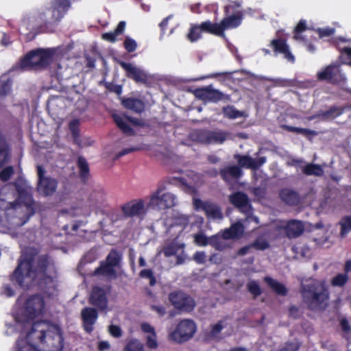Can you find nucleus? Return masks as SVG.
I'll use <instances>...</instances> for the list:
<instances>
[{
	"mask_svg": "<svg viewBox=\"0 0 351 351\" xmlns=\"http://www.w3.org/2000/svg\"><path fill=\"white\" fill-rule=\"evenodd\" d=\"M125 28V21H121L118 24L117 28L114 32L105 33L102 35L103 39L110 41V42H115L117 40V37L119 35H121L124 29Z\"/></svg>",
	"mask_w": 351,
	"mask_h": 351,
	"instance_id": "72a5a7b5",
	"label": "nucleus"
},
{
	"mask_svg": "<svg viewBox=\"0 0 351 351\" xmlns=\"http://www.w3.org/2000/svg\"><path fill=\"white\" fill-rule=\"evenodd\" d=\"M317 76L319 80H326L332 84H341L346 80L345 75L340 69L339 64L337 62L332 63L319 71Z\"/></svg>",
	"mask_w": 351,
	"mask_h": 351,
	"instance_id": "9d476101",
	"label": "nucleus"
},
{
	"mask_svg": "<svg viewBox=\"0 0 351 351\" xmlns=\"http://www.w3.org/2000/svg\"><path fill=\"white\" fill-rule=\"evenodd\" d=\"M169 299L175 308L183 311L189 312L195 306V302L193 298L182 292L171 293Z\"/></svg>",
	"mask_w": 351,
	"mask_h": 351,
	"instance_id": "ddd939ff",
	"label": "nucleus"
},
{
	"mask_svg": "<svg viewBox=\"0 0 351 351\" xmlns=\"http://www.w3.org/2000/svg\"><path fill=\"white\" fill-rule=\"evenodd\" d=\"M241 23V15L239 12L236 14L231 15L224 18L220 23L221 27L222 28V32L224 33V30L228 29L235 28L238 27Z\"/></svg>",
	"mask_w": 351,
	"mask_h": 351,
	"instance_id": "cd10ccee",
	"label": "nucleus"
},
{
	"mask_svg": "<svg viewBox=\"0 0 351 351\" xmlns=\"http://www.w3.org/2000/svg\"><path fill=\"white\" fill-rule=\"evenodd\" d=\"M122 210L127 216L141 215L145 213L144 202L142 199L133 200L123 205Z\"/></svg>",
	"mask_w": 351,
	"mask_h": 351,
	"instance_id": "aec40b11",
	"label": "nucleus"
},
{
	"mask_svg": "<svg viewBox=\"0 0 351 351\" xmlns=\"http://www.w3.org/2000/svg\"><path fill=\"white\" fill-rule=\"evenodd\" d=\"M204 32L201 25H192L191 26L187 38L191 42H195L202 37V33Z\"/></svg>",
	"mask_w": 351,
	"mask_h": 351,
	"instance_id": "c9c22d12",
	"label": "nucleus"
},
{
	"mask_svg": "<svg viewBox=\"0 0 351 351\" xmlns=\"http://www.w3.org/2000/svg\"><path fill=\"white\" fill-rule=\"evenodd\" d=\"M193 205L196 209H203L210 220H221L223 214L221 208L215 204L211 202H203L199 199H193Z\"/></svg>",
	"mask_w": 351,
	"mask_h": 351,
	"instance_id": "dca6fc26",
	"label": "nucleus"
},
{
	"mask_svg": "<svg viewBox=\"0 0 351 351\" xmlns=\"http://www.w3.org/2000/svg\"><path fill=\"white\" fill-rule=\"evenodd\" d=\"M121 66L127 72V75L136 82H144L147 79V75L141 69L130 63L121 62Z\"/></svg>",
	"mask_w": 351,
	"mask_h": 351,
	"instance_id": "5701e85b",
	"label": "nucleus"
},
{
	"mask_svg": "<svg viewBox=\"0 0 351 351\" xmlns=\"http://www.w3.org/2000/svg\"><path fill=\"white\" fill-rule=\"evenodd\" d=\"M318 32L320 37L328 36L335 32V29L331 27H326L324 29H319Z\"/></svg>",
	"mask_w": 351,
	"mask_h": 351,
	"instance_id": "052dcab7",
	"label": "nucleus"
},
{
	"mask_svg": "<svg viewBox=\"0 0 351 351\" xmlns=\"http://www.w3.org/2000/svg\"><path fill=\"white\" fill-rule=\"evenodd\" d=\"M77 163L81 177L86 179L89 173V168L86 160L82 157H79Z\"/></svg>",
	"mask_w": 351,
	"mask_h": 351,
	"instance_id": "79ce46f5",
	"label": "nucleus"
},
{
	"mask_svg": "<svg viewBox=\"0 0 351 351\" xmlns=\"http://www.w3.org/2000/svg\"><path fill=\"white\" fill-rule=\"evenodd\" d=\"M279 232L283 230L289 238L299 237L304 231V226L300 221L293 220L287 223L280 222L276 226Z\"/></svg>",
	"mask_w": 351,
	"mask_h": 351,
	"instance_id": "a211bd4d",
	"label": "nucleus"
},
{
	"mask_svg": "<svg viewBox=\"0 0 351 351\" xmlns=\"http://www.w3.org/2000/svg\"><path fill=\"white\" fill-rule=\"evenodd\" d=\"M189 217L185 215H178L174 219L175 226H180L181 230L188 224Z\"/></svg>",
	"mask_w": 351,
	"mask_h": 351,
	"instance_id": "49530a36",
	"label": "nucleus"
},
{
	"mask_svg": "<svg viewBox=\"0 0 351 351\" xmlns=\"http://www.w3.org/2000/svg\"><path fill=\"white\" fill-rule=\"evenodd\" d=\"M13 173V167L11 166L7 167L0 172V179L3 181H7L12 176Z\"/></svg>",
	"mask_w": 351,
	"mask_h": 351,
	"instance_id": "3c124183",
	"label": "nucleus"
},
{
	"mask_svg": "<svg viewBox=\"0 0 351 351\" xmlns=\"http://www.w3.org/2000/svg\"><path fill=\"white\" fill-rule=\"evenodd\" d=\"M141 328L145 334L146 346L149 349H156L158 343L154 328L149 324L144 322L141 324Z\"/></svg>",
	"mask_w": 351,
	"mask_h": 351,
	"instance_id": "4be33fe9",
	"label": "nucleus"
},
{
	"mask_svg": "<svg viewBox=\"0 0 351 351\" xmlns=\"http://www.w3.org/2000/svg\"><path fill=\"white\" fill-rule=\"evenodd\" d=\"M195 97L204 102H216L222 98V94L211 86L196 89L194 93Z\"/></svg>",
	"mask_w": 351,
	"mask_h": 351,
	"instance_id": "6ab92c4d",
	"label": "nucleus"
},
{
	"mask_svg": "<svg viewBox=\"0 0 351 351\" xmlns=\"http://www.w3.org/2000/svg\"><path fill=\"white\" fill-rule=\"evenodd\" d=\"M11 85L12 83L10 80H7L3 84H2V95H5L10 91Z\"/></svg>",
	"mask_w": 351,
	"mask_h": 351,
	"instance_id": "e2e57ef3",
	"label": "nucleus"
},
{
	"mask_svg": "<svg viewBox=\"0 0 351 351\" xmlns=\"http://www.w3.org/2000/svg\"><path fill=\"white\" fill-rule=\"evenodd\" d=\"M193 260L198 264H204L206 261V254L203 251L196 252L193 255Z\"/></svg>",
	"mask_w": 351,
	"mask_h": 351,
	"instance_id": "603ef678",
	"label": "nucleus"
},
{
	"mask_svg": "<svg viewBox=\"0 0 351 351\" xmlns=\"http://www.w3.org/2000/svg\"><path fill=\"white\" fill-rule=\"evenodd\" d=\"M38 267L35 269V260L21 256L18 267L15 269L12 280L16 281L21 287L31 285L36 278H43L47 270L53 267L48 257H42L37 261Z\"/></svg>",
	"mask_w": 351,
	"mask_h": 351,
	"instance_id": "7ed1b4c3",
	"label": "nucleus"
},
{
	"mask_svg": "<svg viewBox=\"0 0 351 351\" xmlns=\"http://www.w3.org/2000/svg\"><path fill=\"white\" fill-rule=\"evenodd\" d=\"M176 203L177 199L174 194L166 191L162 187H160L151 194L147 207L160 210L171 208Z\"/></svg>",
	"mask_w": 351,
	"mask_h": 351,
	"instance_id": "423d86ee",
	"label": "nucleus"
},
{
	"mask_svg": "<svg viewBox=\"0 0 351 351\" xmlns=\"http://www.w3.org/2000/svg\"><path fill=\"white\" fill-rule=\"evenodd\" d=\"M304 300L312 309H321L326 305L328 293L324 281H314L313 284L303 285Z\"/></svg>",
	"mask_w": 351,
	"mask_h": 351,
	"instance_id": "20e7f679",
	"label": "nucleus"
},
{
	"mask_svg": "<svg viewBox=\"0 0 351 351\" xmlns=\"http://www.w3.org/2000/svg\"><path fill=\"white\" fill-rule=\"evenodd\" d=\"M143 346L138 340L134 339L129 341L124 348V351H143Z\"/></svg>",
	"mask_w": 351,
	"mask_h": 351,
	"instance_id": "ea45409f",
	"label": "nucleus"
},
{
	"mask_svg": "<svg viewBox=\"0 0 351 351\" xmlns=\"http://www.w3.org/2000/svg\"><path fill=\"white\" fill-rule=\"evenodd\" d=\"M247 289L254 296H258L261 293V290L258 284L254 280H251L248 282Z\"/></svg>",
	"mask_w": 351,
	"mask_h": 351,
	"instance_id": "09e8293b",
	"label": "nucleus"
},
{
	"mask_svg": "<svg viewBox=\"0 0 351 351\" xmlns=\"http://www.w3.org/2000/svg\"><path fill=\"white\" fill-rule=\"evenodd\" d=\"M194 241L197 245L206 246L208 244H210V238H207L202 233H199L194 235Z\"/></svg>",
	"mask_w": 351,
	"mask_h": 351,
	"instance_id": "a18cd8bd",
	"label": "nucleus"
},
{
	"mask_svg": "<svg viewBox=\"0 0 351 351\" xmlns=\"http://www.w3.org/2000/svg\"><path fill=\"white\" fill-rule=\"evenodd\" d=\"M287 129L290 132H293L296 133L302 134L305 136L306 135H316L317 132L305 128H296V127H292V126H287Z\"/></svg>",
	"mask_w": 351,
	"mask_h": 351,
	"instance_id": "de8ad7c7",
	"label": "nucleus"
},
{
	"mask_svg": "<svg viewBox=\"0 0 351 351\" xmlns=\"http://www.w3.org/2000/svg\"><path fill=\"white\" fill-rule=\"evenodd\" d=\"M271 46L274 47L276 53L283 55L284 58L291 62L295 60L294 56L291 53L289 47L287 43L281 39L273 40L271 42Z\"/></svg>",
	"mask_w": 351,
	"mask_h": 351,
	"instance_id": "a878e982",
	"label": "nucleus"
},
{
	"mask_svg": "<svg viewBox=\"0 0 351 351\" xmlns=\"http://www.w3.org/2000/svg\"><path fill=\"white\" fill-rule=\"evenodd\" d=\"M53 52L52 49L33 50L20 61L18 66L23 70L45 67L52 62Z\"/></svg>",
	"mask_w": 351,
	"mask_h": 351,
	"instance_id": "39448f33",
	"label": "nucleus"
},
{
	"mask_svg": "<svg viewBox=\"0 0 351 351\" xmlns=\"http://www.w3.org/2000/svg\"><path fill=\"white\" fill-rule=\"evenodd\" d=\"M265 281L277 294L281 295H286L287 290L282 283L270 277H265Z\"/></svg>",
	"mask_w": 351,
	"mask_h": 351,
	"instance_id": "f704fd0d",
	"label": "nucleus"
},
{
	"mask_svg": "<svg viewBox=\"0 0 351 351\" xmlns=\"http://www.w3.org/2000/svg\"><path fill=\"white\" fill-rule=\"evenodd\" d=\"M112 117L119 128L129 135L133 134V130L130 127L129 123L134 125H143V122L141 120L131 118L125 114L114 113Z\"/></svg>",
	"mask_w": 351,
	"mask_h": 351,
	"instance_id": "f3484780",
	"label": "nucleus"
},
{
	"mask_svg": "<svg viewBox=\"0 0 351 351\" xmlns=\"http://www.w3.org/2000/svg\"><path fill=\"white\" fill-rule=\"evenodd\" d=\"M43 298L38 295L27 299L20 296L14 311V324H7L6 333L17 330V351H62L63 338L60 327L46 322L32 323L34 318L45 312Z\"/></svg>",
	"mask_w": 351,
	"mask_h": 351,
	"instance_id": "f257e3e1",
	"label": "nucleus"
},
{
	"mask_svg": "<svg viewBox=\"0 0 351 351\" xmlns=\"http://www.w3.org/2000/svg\"><path fill=\"white\" fill-rule=\"evenodd\" d=\"M303 172L308 176H321L324 171L321 166L315 164H308L302 169Z\"/></svg>",
	"mask_w": 351,
	"mask_h": 351,
	"instance_id": "e433bc0d",
	"label": "nucleus"
},
{
	"mask_svg": "<svg viewBox=\"0 0 351 351\" xmlns=\"http://www.w3.org/2000/svg\"><path fill=\"white\" fill-rule=\"evenodd\" d=\"M124 46L128 51L132 52L136 48V43L134 40L127 37L124 42Z\"/></svg>",
	"mask_w": 351,
	"mask_h": 351,
	"instance_id": "6e6d98bb",
	"label": "nucleus"
},
{
	"mask_svg": "<svg viewBox=\"0 0 351 351\" xmlns=\"http://www.w3.org/2000/svg\"><path fill=\"white\" fill-rule=\"evenodd\" d=\"M84 328L88 332L93 330V325L97 319V312L93 308H85L81 313Z\"/></svg>",
	"mask_w": 351,
	"mask_h": 351,
	"instance_id": "412c9836",
	"label": "nucleus"
},
{
	"mask_svg": "<svg viewBox=\"0 0 351 351\" xmlns=\"http://www.w3.org/2000/svg\"><path fill=\"white\" fill-rule=\"evenodd\" d=\"M0 294L2 296L10 298L14 295V291L10 285H4L1 289Z\"/></svg>",
	"mask_w": 351,
	"mask_h": 351,
	"instance_id": "864d4df0",
	"label": "nucleus"
},
{
	"mask_svg": "<svg viewBox=\"0 0 351 351\" xmlns=\"http://www.w3.org/2000/svg\"><path fill=\"white\" fill-rule=\"evenodd\" d=\"M230 202L237 206L241 212L246 215L245 221H254L256 224L259 221L258 217L254 216L252 213V206L247 197L243 193L237 192L230 196Z\"/></svg>",
	"mask_w": 351,
	"mask_h": 351,
	"instance_id": "9b49d317",
	"label": "nucleus"
},
{
	"mask_svg": "<svg viewBox=\"0 0 351 351\" xmlns=\"http://www.w3.org/2000/svg\"><path fill=\"white\" fill-rule=\"evenodd\" d=\"M340 225L341 227V236L344 237L349 232L351 231V217H347L342 219L340 222Z\"/></svg>",
	"mask_w": 351,
	"mask_h": 351,
	"instance_id": "37998d69",
	"label": "nucleus"
},
{
	"mask_svg": "<svg viewBox=\"0 0 351 351\" xmlns=\"http://www.w3.org/2000/svg\"><path fill=\"white\" fill-rule=\"evenodd\" d=\"M235 158L241 167L250 169H256L266 162L265 157L252 158L248 156L236 155Z\"/></svg>",
	"mask_w": 351,
	"mask_h": 351,
	"instance_id": "393cba45",
	"label": "nucleus"
},
{
	"mask_svg": "<svg viewBox=\"0 0 351 351\" xmlns=\"http://www.w3.org/2000/svg\"><path fill=\"white\" fill-rule=\"evenodd\" d=\"M196 330L197 325L195 322L185 319L181 320L176 327L169 332V337L171 341L182 343L191 339Z\"/></svg>",
	"mask_w": 351,
	"mask_h": 351,
	"instance_id": "0eeeda50",
	"label": "nucleus"
},
{
	"mask_svg": "<svg viewBox=\"0 0 351 351\" xmlns=\"http://www.w3.org/2000/svg\"><path fill=\"white\" fill-rule=\"evenodd\" d=\"M177 252V247L174 245H169L165 247L163 250V253L165 256H171L175 254Z\"/></svg>",
	"mask_w": 351,
	"mask_h": 351,
	"instance_id": "680f3d73",
	"label": "nucleus"
},
{
	"mask_svg": "<svg viewBox=\"0 0 351 351\" xmlns=\"http://www.w3.org/2000/svg\"><path fill=\"white\" fill-rule=\"evenodd\" d=\"M200 25L204 32L225 37L224 33L222 32V28L221 27L220 23H213L210 21H206L202 22Z\"/></svg>",
	"mask_w": 351,
	"mask_h": 351,
	"instance_id": "c85d7f7f",
	"label": "nucleus"
},
{
	"mask_svg": "<svg viewBox=\"0 0 351 351\" xmlns=\"http://www.w3.org/2000/svg\"><path fill=\"white\" fill-rule=\"evenodd\" d=\"M224 115L230 119H236L244 116V112L239 111L232 106H228L223 110Z\"/></svg>",
	"mask_w": 351,
	"mask_h": 351,
	"instance_id": "4c0bfd02",
	"label": "nucleus"
},
{
	"mask_svg": "<svg viewBox=\"0 0 351 351\" xmlns=\"http://www.w3.org/2000/svg\"><path fill=\"white\" fill-rule=\"evenodd\" d=\"M306 29V23L304 21H300L298 25L295 27V34L294 36V38L297 40H303L302 36H301V33Z\"/></svg>",
	"mask_w": 351,
	"mask_h": 351,
	"instance_id": "8fccbe9b",
	"label": "nucleus"
},
{
	"mask_svg": "<svg viewBox=\"0 0 351 351\" xmlns=\"http://www.w3.org/2000/svg\"><path fill=\"white\" fill-rule=\"evenodd\" d=\"M269 246V244L267 241L263 239H258L252 245V247H254L255 248L258 250H265Z\"/></svg>",
	"mask_w": 351,
	"mask_h": 351,
	"instance_id": "4d7b16f0",
	"label": "nucleus"
},
{
	"mask_svg": "<svg viewBox=\"0 0 351 351\" xmlns=\"http://www.w3.org/2000/svg\"><path fill=\"white\" fill-rule=\"evenodd\" d=\"M122 104L125 108L133 110L135 112H141L145 109L144 103L137 99L128 98L123 99Z\"/></svg>",
	"mask_w": 351,
	"mask_h": 351,
	"instance_id": "c756f323",
	"label": "nucleus"
},
{
	"mask_svg": "<svg viewBox=\"0 0 351 351\" xmlns=\"http://www.w3.org/2000/svg\"><path fill=\"white\" fill-rule=\"evenodd\" d=\"M299 343L297 342L289 343L280 350V351H297L299 348Z\"/></svg>",
	"mask_w": 351,
	"mask_h": 351,
	"instance_id": "bf43d9fd",
	"label": "nucleus"
},
{
	"mask_svg": "<svg viewBox=\"0 0 351 351\" xmlns=\"http://www.w3.org/2000/svg\"><path fill=\"white\" fill-rule=\"evenodd\" d=\"M241 170L237 166L229 167L221 171L222 178L227 182H230V179H237L241 175Z\"/></svg>",
	"mask_w": 351,
	"mask_h": 351,
	"instance_id": "473e14b6",
	"label": "nucleus"
},
{
	"mask_svg": "<svg viewBox=\"0 0 351 351\" xmlns=\"http://www.w3.org/2000/svg\"><path fill=\"white\" fill-rule=\"evenodd\" d=\"M77 120H73L70 123L69 127H70V129L72 131L73 134L74 136H76L77 134Z\"/></svg>",
	"mask_w": 351,
	"mask_h": 351,
	"instance_id": "69168bd1",
	"label": "nucleus"
},
{
	"mask_svg": "<svg viewBox=\"0 0 351 351\" xmlns=\"http://www.w3.org/2000/svg\"><path fill=\"white\" fill-rule=\"evenodd\" d=\"M104 193L103 190L94 191L90 196L88 202L81 210L80 214L84 216H89L92 212L97 213L104 201Z\"/></svg>",
	"mask_w": 351,
	"mask_h": 351,
	"instance_id": "2eb2a0df",
	"label": "nucleus"
},
{
	"mask_svg": "<svg viewBox=\"0 0 351 351\" xmlns=\"http://www.w3.org/2000/svg\"><path fill=\"white\" fill-rule=\"evenodd\" d=\"M121 261V256L115 250H112L106 258V263L114 267H117Z\"/></svg>",
	"mask_w": 351,
	"mask_h": 351,
	"instance_id": "c03bdc74",
	"label": "nucleus"
},
{
	"mask_svg": "<svg viewBox=\"0 0 351 351\" xmlns=\"http://www.w3.org/2000/svg\"><path fill=\"white\" fill-rule=\"evenodd\" d=\"M9 158V152L7 145L0 138V167L6 162Z\"/></svg>",
	"mask_w": 351,
	"mask_h": 351,
	"instance_id": "a19ab883",
	"label": "nucleus"
},
{
	"mask_svg": "<svg viewBox=\"0 0 351 351\" xmlns=\"http://www.w3.org/2000/svg\"><path fill=\"white\" fill-rule=\"evenodd\" d=\"M228 132L221 130H197L191 133V138L204 144H221L229 138Z\"/></svg>",
	"mask_w": 351,
	"mask_h": 351,
	"instance_id": "1a4fd4ad",
	"label": "nucleus"
},
{
	"mask_svg": "<svg viewBox=\"0 0 351 351\" xmlns=\"http://www.w3.org/2000/svg\"><path fill=\"white\" fill-rule=\"evenodd\" d=\"M244 231V227L241 221L233 223L229 228L223 231L221 235H215L210 238V245L215 249L222 250L226 248V244L222 239H233L240 237Z\"/></svg>",
	"mask_w": 351,
	"mask_h": 351,
	"instance_id": "6e6552de",
	"label": "nucleus"
},
{
	"mask_svg": "<svg viewBox=\"0 0 351 351\" xmlns=\"http://www.w3.org/2000/svg\"><path fill=\"white\" fill-rule=\"evenodd\" d=\"M115 267L109 263H104L95 271V274H101L110 278H115L117 276Z\"/></svg>",
	"mask_w": 351,
	"mask_h": 351,
	"instance_id": "7c9ffc66",
	"label": "nucleus"
},
{
	"mask_svg": "<svg viewBox=\"0 0 351 351\" xmlns=\"http://www.w3.org/2000/svg\"><path fill=\"white\" fill-rule=\"evenodd\" d=\"M280 196L281 199L289 205H295L299 202L298 194L290 189H283Z\"/></svg>",
	"mask_w": 351,
	"mask_h": 351,
	"instance_id": "2f4dec72",
	"label": "nucleus"
},
{
	"mask_svg": "<svg viewBox=\"0 0 351 351\" xmlns=\"http://www.w3.org/2000/svg\"><path fill=\"white\" fill-rule=\"evenodd\" d=\"M110 348V344L108 341H101L99 343V349L100 351L108 350Z\"/></svg>",
	"mask_w": 351,
	"mask_h": 351,
	"instance_id": "774afa93",
	"label": "nucleus"
},
{
	"mask_svg": "<svg viewBox=\"0 0 351 351\" xmlns=\"http://www.w3.org/2000/svg\"><path fill=\"white\" fill-rule=\"evenodd\" d=\"M69 7V0H54L51 8L46 12L47 15L51 16H47L46 20L50 23L60 20Z\"/></svg>",
	"mask_w": 351,
	"mask_h": 351,
	"instance_id": "4468645a",
	"label": "nucleus"
},
{
	"mask_svg": "<svg viewBox=\"0 0 351 351\" xmlns=\"http://www.w3.org/2000/svg\"><path fill=\"white\" fill-rule=\"evenodd\" d=\"M228 324L226 319L220 320L217 323L213 324L206 331V337L207 339H218L221 338V332L223 329L227 328Z\"/></svg>",
	"mask_w": 351,
	"mask_h": 351,
	"instance_id": "bb28decb",
	"label": "nucleus"
},
{
	"mask_svg": "<svg viewBox=\"0 0 351 351\" xmlns=\"http://www.w3.org/2000/svg\"><path fill=\"white\" fill-rule=\"evenodd\" d=\"M90 302L101 310L107 307V298L105 291L102 289L95 287L90 297Z\"/></svg>",
	"mask_w": 351,
	"mask_h": 351,
	"instance_id": "b1692460",
	"label": "nucleus"
},
{
	"mask_svg": "<svg viewBox=\"0 0 351 351\" xmlns=\"http://www.w3.org/2000/svg\"><path fill=\"white\" fill-rule=\"evenodd\" d=\"M152 308L156 311L159 316H163L166 313V309L162 306L153 305L152 306Z\"/></svg>",
	"mask_w": 351,
	"mask_h": 351,
	"instance_id": "0e129e2a",
	"label": "nucleus"
},
{
	"mask_svg": "<svg viewBox=\"0 0 351 351\" xmlns=\"http://www.w3.org/2000/svg\"><path fill=\"white\" fill-rule=\"evenodd\" d=\"M19 198L16 204L13 203L8 193L9 186H5L0 192V208L8 211V215H15L11 224L14 227L22 226L34 213V202L32 197V189L26 181L19 180L15 183Z\"/></svg>",
	"mask_w": 351,
	"mask_h": 351,
	"instance_id": "f03ea898",
	"label": "nucleus"
},
{
	"mask_svg": "<svg viewBox=\"0 0 351 351\" xmlns=\"http://www.w3.org/2000/svg\"><path fill=\"white\" fill-rule=\"evenodd\" d=\"M109 332L114 337H120L122 335L121 329L116 325H110L108 328Z\"/></svg>",
	"mask_w": 351,
	"mask_h": 351,
	"instance_id": "13d9d810",
	"label": "nucleus"
},
{
	"mask_svg": "<svg viewBox=\"0 0 351 351\" xmlns=\"http://www.w3.org/2000/svg\"><path fill=\"white\" fill-rule=\"evenodd\" d=\"M171 18V16H169L167 17H166L165 19H164L162 22L160 23V27L161 28V30L163 32L165 28L167 27V25H168V23H169V19Z\"/></svg>",
	"mask_w": 351,
	"mask_h": 351,
	"instance_id": "338daca9",
	"label": "nucleus"
},
{
	"mask_svg": "<svg viewBox=\"0 0 351 351\" xmlns=\"http://www.w3.org/2000/svg\"><path fill=\"white\" fill-rule=\"evenodd\" d=\"M348 280L347 274H338L331 280V285L333 287H343Z\"/></svg>",
	"mask_w": 351,
	"mask_h": 351,
	"instance_id": "58836bf2",
	"label": "nucleus"
},
{
	"mask_svg": "<svg viewBox=\"0 0 351 351\" xmlns=\"http://www.w3.org/2000/svg\"><path fill=\"white\" fill-rule=\"evenodd\" d=\"M38 184V191L43 195L53 194L57 188V182L55 179L45 176V170L41 166L37 167Z\"/></svg>",
	"mask_w": 351,
	"mask_h": 351,
	"instance_id": "f8f14e48",
	"label": "nucleus"
},
{
	"mask_svg": "<svg viewBox=\"0 0 351 351\" xmlns=\"http://www.w3.org/2000/svg\"><path fill=\"white\" fill-rule=\"evenodd\" d=\"M140 276L142 278L149 279V284L154 285L156 282L155 278L153 276V272L151 269H143L140 272Z\"/></svg>",
	"mask_w": 351,
	"mask_h": 351,
	"instance_id": "5fc2aeb1",
	"label": "nucleus"
}]
</instances>
